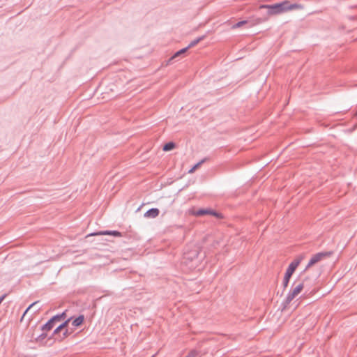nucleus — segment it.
Returning a JSON list of instances; mask_svg holds the SVG:
<instances>
[{"mask_svg": "<svg viewBox=\"0 0 357 357\" xmlns=\"http://www.w3.org/2000/svg\"><path fill=\"white\" fill-rule=\"evenodd\" d=\"M303 258L304 257L303 255H299L289 265L283 280L284 288L287 287L292 274L294 273L296 268L298 266V265L301 264Z\"/></svg>", "mask_w": 357, "mask_h": 357, "instance_id": "nucleus-1", "label": "nucleus"}, {"mask_svg": "<svg viewBox=\"0 0 357 357\" xmlns=\"http://www.w3.org/2000/svg\"><path fill=\"white\" fill-rule=\"evenodd\" d=\"M67 310L52 317L45 324L40 327L42 331H50L57 322L65 320L67 317Z\"/></svg>", "mask_w": 357, "mask_h": 357, "instance_id": "nucleus-2", "label": "nucleus"}, {"mask_svg": "<svg viewBox=\"0 0 357 357\" xmlns=\"http://www.w3.org/2000/svg\"><path fill=\"white\" fill-rule=\"evenodd\" d=\"M286 5L287 1H283L282 3H275L273 5L263 4L259 6V8H266L268 9V14L269 15H273L285 12L284 6H286Z\"/></svg>", "mask_w": 357, "mask_h": 357, "instance_id": "nucleus-3", "label": "nucleus"}, {"mask_svg": "<svg viewBox=\"0 0 357 357\" xmlns=\"http://www.w3.org/2000/svg\"><path fill=\"white\" fill-rule=\"evenodd\" d=\"M331 255V252H319L315 254L312 257L310 260L309 261L305 270L313 266L314 264H317V262L320 261L322 259H324L326 257H328Z\"/></svg>", "mask_w": 357, "mask_h": 357, "instance_id": "nucleus-4", "label": "nucleus"}, {"mask_svg": "<svg viewBox=\"0 0 357 357\" xmlns=\"http://www.w3.org/2000/svg\"><path fill=\"white\" fill-rule=\"evenodd\" d=\"M303 287L304 286L303 283H300L295 287L287 296L285 300L286 304L290 303L291 301L301 292Z\"/></svg>", "mask_w": 357, "mask_h": 357, "instance_id": "nucleus-5", "label": "nucleus"}, {"mask_svg": "<svg viewBox=\"0 0 357 357\" xmlns=\"http://www.w3.org/2000/svg\"><path fill=\"white\" fill-rule=\"evenodd\" d=\"M101 235H111L115 237H121L122 233L117 230H104L100 231L97 232H93L87 235L86 237L92 236H101Z\"/></svg>", "mask_w": 357, "mask_h": 357, "instance_id": "nucleus-6", "label": "nucleus"}, {"mask_svg": "<svg viewBox=\"0 0 357 357\" xmlns=\"http://www.w3.org/2000/svg\"><path fill=\"white\" fill-rule=\"evenodd\" d=\"M195 214L197 215V216H202V215H212L213 216H215L217 218H220L221 217V215L213 210H211V209H199V210H197Z\"/></svg>", "mask_w": 357, "mask_h": 357, "instance_id": "nucleus-7", "label": "nucleus"}, {"mask_svg": "<svg viewBox=\"0 0 357 357\" xmlns=\"http://www.w3.org/2000/svg\"><path fill=\"white\" fill-rule=\"evenodd\" d=\"M84 315L79 314L77 317L74 318L71 320V324L74 327H80L84 322Z\"/></svg>", "mask_w": 357, "mask_h": 357, "instance_id": "nucleus-8", "label": "nucleus"}, {"mask_svg": "<svg viewBox=\"0 0 357 357\" xmlns=\"http://www.w3.org/2000/svg\"><path fill=\"white\" fill-rule=\"evenodd\" d=\"M73 330L70 329H64L61 334L57 336L56 340L59 342H62L64 339L68 337L69 335H70L73 333Z\"/></svg>", "mask_w": 357, "mask_h": 357, "instance_id": "nucleus-9", "label": "nucleus"}, {"mask_svg": "<svg viewBox=\"0 0 357 357\" xmlns=\"http://www.w3.org/2000/svg\"><path fill=\"white\" fill-rule=\"evenodd\" d=\"M63 330L60 327V326H57L54 331H53V333H52V335L48 337V340H53L54 342H56L57 341L56 340V337L57 336H59V335L61 334L62 331Z\"/></svg>", "mask_w": 357, "mask_h": 357, "instance_id": "nucleus-10", "label": "nucleus"}, {"mask_svg": "<svg viewBox=\"0 0 357 357\" xmlns=\"http://www.w3.org/2000/svg\"><path fill=\"white\" fill-rule=\"evenodd\" d=\"M285 11L291 10L294 9H303V6L298 3H292L290 4L288 1H287V5L284 6Z\"/></svg>", "mask_w": 357, "mask_h": 357, "instance_id": "nucleus-11", "label": "nucleus"}, {"mask_svg": "<svg viewBox=\"0 0 357 357\" xmlns=\"http://www.w3.org/2000/svg\"><path fill=\"white\" fill-rule=\"evenodd\" d=\"M198 251L197 250H192L190 253L185 252L184 254V259L192 261L195 258H197Z\"/></svg>", "mask_w": 357, "mask_h": 357, "instance_id": "nucleus-12", "label": "nucleus"}, {"mask_svg": "<svg viewBox=\"0 0 357 357\" xmlns=\"http://www.w3.org/2000/svg\"><path fill=\"white\" fill-rule=\"evenodd\" d=\"M47 332L48 331H43L41 334L34 337V342L36 343H42L43 341L48 337ZM32 338H33V334L32 335Z\"/></svg>", "mask_w": 357, "mask_h": 357, "instance_id": "nucleus-13", "label": "nucleus"}, {"mask_svg": "<svg viewBox=\"0 0 357 357\" xmlns=\"http://www.w3.org/2000/svg\"><path fill=\"white\" fill-rule=\"evenodd\" d=\"M144 215L145 218H156V208H152L148 210L144 213Z\"/></svg>", "mask_w": 357, "mask_h": 357, "instance_id": "nucleus-14", "label": "nucleus"}, {"mask_svg": "<svg viewBox=\"0 0 357 357\" xmlns=\"http://www.w3.org/2000/svg\"><path fill=\"white\" fill-rule=\"evenodd\" d=\"M188 47H186L185 48L181 49V50L176 52L168 61V63L171 62L173 59L178 57V56L181 55L182 54H184L186 52V51L188 50Z\"/></svg>", "mask_w": 357, "mask_h": 357, "instance_id": "nucleus-15", "label": "nucleus"}, {"mask_svg": "<svg viewBox=\"0 0 357 357\" xmlns=\"http://www.w3.org/2000/svg\"><path fill=\"white\" fill-rule=\"evenodd\" d=\"M175 144L172 142L167 143L165 145H164L162 150L164 151H169L174 149Z\"/></svg>", "mask_w": 357, "mask_h": 357, "instance_id": "nucleus-16", "label": "nucleus"}, {"mask_svg": "<svg viewBox=\"0 0 357 357\" xmlns=\"http://www.w3.org/2000/svg\"><path fill=\"white\" fill-rule=\"evenodd\" d=\"M72 319H73V317H70L68 318L67 319L64 320V321L59 325L60 327L63 330L68 329V326L69 323L71 321Z\"/></svg>", "mask_w": 357, "mask_h": 357, "instance_id": "nucleus-17", "label": "nucleus"}, {"mask_svg": "<svg viewBox=\"0 0 357 357\" xmlns=\"http://www.w3.org/2000/svg\"><path fill=\"white\" fill-rule=\"evenodd\" d=\"M204 38V36L197 38L192 41L190 43V44L188 45V48L192 47L195 46L197 44H198L202 39Z\"/></svg>", "mask_w": 357, "mask_h": 357, "instance_id": "nucleus-18", "label": "nucleus"}, {"mask_svg": "<svg viewBox=\"0 0 357 357\" xmlns=\"http://www.w3.org/2000/svg\"><path fill=\"white\" fill-rule=\"evenodd\" d=\"M39 303V301H36V302H33V303H31V305H29V306L26 309V310L24 311V312L23 313L21 319H20V321H22L25 314L28 312V311L32 308L34 305H36V304H38Z\"/></svg>", "mask_w": 357, "mask_h": 357, "instance_id": "nucleus-19", "label": "nucleus"}, {"mask_svg": "<svg viewBox=\"0 0 357 357\" xmlns=\"http://www.w3.org/2000/svg\"><path fill=\"white\" fill-rule=\"evenodd\" d=\"M204 162V160H201L198 163H197L192 169L189 170V173H192L195 171L197 168H198L203 162Z\"/></svg>", "mask_w": 357, "mask_h": 357, "instance_id": "nucleus-20", "label": "nucleus"}, {"mask_svg": "<svg viewBox=\"0 0 357 357\" xmlns=\"http://www.w3.org/2000/svg\"><path fill=\"white\" fill-rule=\"evenodd\" d=\"M246 23H247L246 20L238 22V23L233 25L232 28L233 29L239 28V27L242 26L243 24H245Z\"/></svg>", "mask_w": 357, "mask_h": 357, "instance_id": "nucleus-21", "label": "nucleus"}, {"mask_svg": "<svg viewBox=\"0 0 357 357\" xmlns=\"http://www.w3.org/2000/svg\"><path fill=\"white\" fill-rule=\"evenodd\" d=\"M197 354L198 352L196 350H192L190 351L185 357H196Z\"/></svg>", "mask_w": 357, "mask_h": 357, "instance_id": "nucleus-22", "label": "nucleus"}, {"mask_svg": "<svg viewBox=\"0 0 357 357\" xmlns=\"http://www.w3.org/2000/svg\"><path fill=\"white\" fill-rule=\"evenodd\" d=\"M8 296L7 294H4L3 295H1L0 296V305L1 304V303L3 301V300L6 298V296Z\"/></svg>", "mask_w": 357, "mask_h": 357, "instance_id": "nucleus-23", "label": "nucleus"}, {"mask_svg": "<svg viewBox=\"0 0 357 357\" xmlns=\"http://www.w3.org/2000/svg\"><path fill=\"white\" fill-rule=\"evenodd\" d=\"M40 310V307H38V309H36V311L34 312V313L38 312Z\"/></svg>", "mask_w": 357, "mask_h": 357, "instance_id": "nucleus-24", "label": "nucleus"}, {"mask_svg": "<svg viewBox=\"0 0 357 357\" xmlns=\"http://www.w3.org/2000/svg\"><path fill=\"white\" fill-rule=\"evenodd\" d=\"M156 356V354H153L152 357H155Z\"/></svg>", "mask_w": 357, "mask_h": 357, "instance_id": "nucleus-25", "label": "nucleus"}, {"mask_svg": "<svg viewBox=\"0 0 357 357\" xmlns=\"http://www.w3.org/2000/svg\"><path fill=\"white\" fill-rule=\"evenodd\" d=\"M356 117L357 118V111H356Z\"/></svg>", "mask_w": 357, "mask_h": 357, "instance_id": "nucleus-26", "label": "nucleus"}]
</instances>
